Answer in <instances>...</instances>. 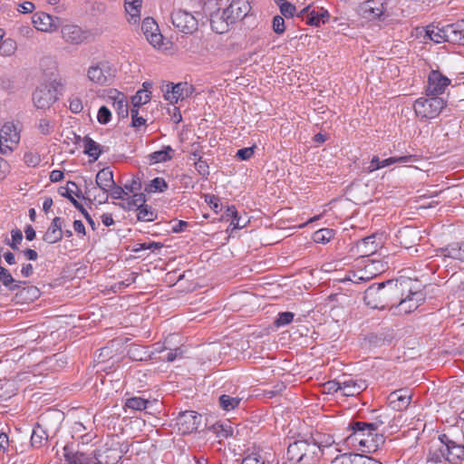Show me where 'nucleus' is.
Listing matches in <instances>:
<instances>
[{
  "mask_svg": "<svg viewBox=\"0 0 464 464\" xmlns=\"http://www.w3.org/2000/svg\"><path fill=\"white\" fill-rule=\"evenodd\" d=\"M194 92V87L188 82H179L177 84L167 85L164 97L170 103H176L179 100H184L189 97Z\"/></svg>",
  "mask_w": 464,
  "mask_h": 464,
  "instance_id": "obj_15",
  "label": "nucleus"
},
{
  "mask_svg": "<svg viewBox=\"0 0 464 464\" xmlns=\"http://www.w3.org/2000/svg\"><path fill=\"white\" fill-rule=\"evenodd\" d=\"M111 119V112L106 106H102L97 114V121L101 124H107Z\"/></svg>",
  "mask_w": 464,
  "mask_h": 464,
  "instance_id": "obj_55",
  "label": "nucleus"
},
{
  "mask_svg": "<svg viewBox=\"0 0 464 464\" xmlns=\"http://www.w3.org/2000/svg\"><path fill=\"white\" fill-rule=\"evenodd\" d=\"M32 22L34 28L45 33H53L61 26V19L57 16H52L44 12H37L33 14Z\"/></svg>",
  "mask_w": 464,
  "mask_h": 464,
  "instance_id": "obj_14",
  "label": "nucleus"
},
{
  "mask_svg": "<svg viewBox=\"0 0 464 464\" xmlns=\"http://www.w3.org/2000/svg\"><path fill=\"white\" fill-rule=\"evenodd\" d=\"M83 145L84 153L92 158L94 160H97L102 155V150L101 145L94 141L92 138L85 136L83 138Z\"/></svg>",
  "mask_w": 464,
  "mask_h": 464,
  "instance_id": "obj_32",
  "label": "nucleus"
},
{
  "mask_svg": "<svg viewBox=\"0 0 464 464\" xmlns=\"http://www.w3.org/2000/svg\"><path fill=\"white\" fill-rule=\"evenodd\" d=\"M205 200L215 212H217V213L218 212L220 204H219V198L217 196L206 195Z\"/></svg>",
  "mask_w": 464,
  "mask_h": 464,
  "instance_id": "obj_63",
  "label": "nucleus"
},
{
  "mask_svg": "<svg viewBox=\"0 0 464 464\" xmlns=\"http://www.w3.org/2000/svg\"><path fill=\"white\" fill-rule=\"evenodd\" d=\"M1 154H11L20 141V130L13 122H5L0 130Z\"/></svg>",
  "mask_w": 464,
  "mask_h": 464,
  "instance_id": "obj_7",
  "label": "nucleus"
},
{
  "mask_svg": "<svg viewBox=\"0 0 464 464\" xmlns=\"http://www.w3.org/2000/svg\"><path fill=\"white\" fill-rule=\"evenodd\" d=\"M175 150L171 146H163L161 150L149 154L148 159L150 164L161 163L170 160L174 156Z\"/></svg>",
  "mask_w": 464,
  "mask_h": 464,
  "instance_id": "obj_26",
  "label": "nucleus"
},
{
  "mask_svg": "<svg viewBox=\"0 0 464 464\" xmlns=\"http://www.w3.org/2000/svg\"><path fill=\"white\" fill-rule=\"evenodd\" d=\"M457 33V23L447 24L442 27L430 24L425 29V37H428L430 41L436 44L449 42L456 44L460 41Z\"/></svg>",
  "mask_w": 464,
  "mask_h": 464,
  "instance_id": "obj_6",
  "label": "nucleus"
},
{
  "mask_svg": "<svg viewBox=\"0 0 464 464\" xmlns=\"http://www.w3.org/2000/svg\"><path fill=\"white\" fill-rule=\"evenodd\" d=\"M279 8L285 18L293 17L296 12L295 6L285 0H280Z\"/></svg>",
  "mask_w": 464,
  "mask_h": 464,
  "instance_id": "obj_49",
  "label": "nucleus"
},
{
  "mask_svg": "<svg viewBox=\"0 0 464 464\" xmlns=\"http://www.w3.org/2000/svg\"><path fill=\"white\" fill-rule=\"evenodd\" d=\"M37 128H38V130L40 131V133L43 134V135H48L53 130V128L51 125L50 121L48 120H46V119H41L39 121Z\"/></svg>",
  "mask_w": 464,
  "mask_h": 464,
  "instance_id": "obj_61",
  "label": "nucleus"
},
{
  "mask_svg": "<svg viewBox=\"0 0 464 464\" xmlns=\"http://www.w3.org/2000/svg\"><path fill=\"white\" fill-rule=\"evenodd\" d=\"M218 401L222 410L229 411L238 407L241 398L237 396L233 397L228 394H222L219 396Z\"/></svg>",
  "mask_w": 464,
  "mask_h": 464,
  "instance_id": "obj_38",
  "label": "nucleus"
},
{
  "mask_svg": "<svg viewBox=\"0 0 464 464\" xmlns=\"http://www.w3.org/2000/svg\"><path fill=\"white\" fill-rule=\"evenodd\" d=\"M302 464H315L323 454L320 445L314 440H303Z\"/></svg>",
  "mask_w": 464,
  "mask_h": 464,
  "instance_id": "obj_18",
  "label": "nucleus"
},
{
  "mask_svg": "<svg viewBox=\"0 0 464 464\" xmlns=\"http://www.w3.org/2000/svg\"><path fill=\"white\" fill-rule=\"evenodd\" d=\"M390 406L398 411H403L408 408L411 400V392L408 389L396 390L390 393L389 397Z\"/></svg>",
  "mask_w": 464,
  "mask_h": 464,
  "instance_id": "obj_19",
  "label": "nucleus"
},
{
  "mask_svg": "<svg viewBox=\"0 0 464 464\" xmlns=\"http://www.w3.org/2000/svg\"><path fill=\"white\" fill-rule=\"evenodd\" d=\"M201 420V414L194 411H186L179 414L177 426L182 434H190L198 429Z\"/></svg>",
  "mask_w": 464,
  "mask_h": 464,
  "instance_id": "obj_12",
  "label": "nucleus"
},
{
  "mask_svg": "<svg viewBox=\"0 0 464 464\" xmlns=\"http://www.w3.org/2000/svg\"><path fill=\"white\" fill-rule=\"evenodd\" d=\"M125 191L129 193H138L141 188V182L139 178L132 177L130 181L124 184Z\"/></svg>",
  "mask_w": 464,
  "mask_h": 464,
  "instance_id": "obj_53",
  "label": "nucleus"
},
{
  "mask_svg": "<svg viewBox=\"0 0 464 464\" xmlns=\"http://www.w3.org/2000/svg\"><path fill=\"white\" fill-rule=\"evenodd\" d=\"M450 83V79L443 75L439 70H431L428 75L426 95L439 97V95L444 93Z\"/></svg>",
  "mask_w": 464,
  "mask_h": 464,
  "instance_id": "obj_11",
  "label": "nucleus"
},
{
  "mask_svg": "<svg viewBox=\"0 0 464 464\" xmlns=\"http://www.w3.org/2000/svg\"><path fill=\"white\" fill-rule=\"evenodd\" d=\"M195 168L197 171L203 177L209 175V167L206 160H203L201 157H198V161L195 162Z\"/></svg>",
  "mask_w": 464,
  "mask_h": 464,
  "instance_id": "obj_60",
  "label": "nucleus"
},
{
  "mask_svg": "<svg viewBox=\"0 0 464 464\" xmlns=\"http://www.w3.org/2000/svg\"><path fill=\"white\" fill-rule=\"evenodd\" d=\"M358 14L367 21H384L388 16L383 5L374 1H366L361 4Z\"/></svg>",
  "mask_w": 464,
  "mask_h": 464,
  "instance_id": "obj_13",
  "label": "nucleus"
},
{
  "mask_svg": "<svg viewBox=\"0 0 464 464\" xmlns=\"http://www.w3.org/2000/svg\"><path fill=\"white\" fill-rule=\"evenodd\" d=\"M375 238V236L372 235L356 243L357 250L362 256H369L377 250L378 244H376Z\"/></svg>",
  "mask_w": 464,
  "mask_h": 464,
  "instance_id": "obj_27",
  "label": "nucleus"
},
{
  "mask_svg": "<svg viewBox=\"0 0 464 464\" xmlns=\"http://www.w3.org/2000/svg\"><path fill=\"white\" fill-rule=\"evenodd\" d=\"M130 358L134 361H143L149 357L148 352L144 347L134 345L129 350Z\"/></svg>",
  "mask_w": 464,
  "mask_h": 464,
  "instance_id": "obj_46",
  "label": "nucleus"
},
{
  "mask_svg": "<svg viewBox=\"0 0 464 464\" xmlns=\"http://www.w3.org/2000/svg\"><path fill=\"white\" fill-rule=\"evenodd\" d=\"M254 155V147H246L237 150V157L241 160H247Z\"/></svg>",
  "mask_w": 464,
  "mask_h": 464,
  "instance_id": "obj_62",
  "label": "nucleus"
},
{
  "mask_svg": "<svg viewBox=\"0 0 464 464\" xmlns=\"http://www.w3.org/2000/svg\"><path fill=\"white\" fill-rule=\"evenodd\" d=\"M210 430L219 439H227L233 434V428L231 422L228 420L216 422L210 427Z\"/></svg>",
  "mask_w": 464,
  "mask_h": 464,
  "instance_id": "obj_33",
  "label": "nucleus"
},
{
  "mask_svg": "<svg viewBox=\"0 0 464 464\" xmlns=\"http://www.w3.org/2000/svg\"><path fill=\"white\" fill-rule=\"evenodd\" d=\"M332 464H382L379 460L358 453H345L337 456Z\"/></svg>",
  "mask_w": 464,
  "mask_h": 464,
  "instance_id": "obj_20",
  "label": "nucleus"
},
{
  "mask_svg": "<svg viewBox=\"0 0 464 464\" xmlns=\"http://www.w3.org/2000/svg\"><path fill=\"white\" fill-rule=\"evenodd\" d=\"M443 253L447 257L464 262V241L448 246Z\"/></svg>",
  "mask_w": 464,
  "mask_h": 464,
  "instance_id": "obj_34",
  "label": "nucleus"
},
{
  "mask_svg": "<svg viewBox=\"0 0 464 464\" xmlns=\"http://www.w3.org/2000/svg\"><path fill=\"white\" fill-rule=\"evenodd\" d=\"M147 198L144 193H135L131 197L127 196L121 207L128 211H138L146 204Z\"/></svg>",
  "mask_w": 464,
  "mask_h": 464,
  "instance_id": "obj_28",
  "label": "nucleus"
},
{
  "mask_svg": "<svg viewBox=\"0 0 464 464\" xmlns=\"http://www.w3.org/2000/svg\"><path fill=\"white\" fill-rule=\"evenodd\" d=\"M294 317L295 314L292 312H282L278 314L274 324L276 327L285 326L294 320Z\"/></svg>",
  "mask_w": 464,
  "mask_h": 464,
  "instance_id": "obj_47",
  "label": "nucleus"
},
{
  "mask_svg": "<svg viewBox=\"0 0 464 464\" xmlns=\"http://www.w3.org/2000/svg\"><path fill=\"white\" fill-rule=\"evenodd\" d=\"M417 160V156L415 155H405L401 157H391L385 160H381V169L391 166L394 163H410Z\"/></svg>",
  "mask_w": 464,
  "mask_h": 464,
  "instance_id": "obj_41",
  "label": "nucleus"
},
{
  "mask_svg": "<svg viewBox=\"0 0 464 464\" xmlns=\"http://www.w3.org/2000/svg\"><path fill=\"white\" fill-rule=\"evenodd\" d=\"M463 459L464 446L455 441L446 433L440 434L438 440L431 443L427 455V461L432 463L448 461L451 464H457Z\"/></svg>",
  "mask_w": 464,
  "mask_h": 464,
  "instance_id": "obj_3",
  "label": "nucleus"
},
{
  "mask_svg": "<svg viewBox=\"0 0 464 464\" xmlns=\"http://www.w3.org/2000/svg\"><path fill=\"white\" fill-rule=\"evenodd\" d=\"M136 278H137V274L132 272L130 273L127 278H125L124 280L121 281V282H118L116 283L113 286H112V290L114 292L118 291V290H121L123 287H127L129 285H130L131 284L135 283L136 281Z\"/></svg>",
  "mask_w": 464,
  "mask_h": 464,
  "instance_id": "obj_54",
  "label": "nucleus"
},
{
  "mask_svg": "<svg viewBox=\"0 0 464 464\" xmlns=\"http://www.w3.org/2000/svg\"><path fill=\"white\" fill-rule=\"evenodd\" d=\"M97 187H99L104 194L109 192L110 188L114 186L113 172L110 168L101 169L95 179Z\"/></svg>",
  "mask_w": 464,
  "mask_h": 464,
  "instance_id": "obj_22",
  "label": "nucleus"
},
{
  "mask_svg": "<svg viewBox=\"0 0 464 464\" xmlns=\"http://www.w3.org/2000/svg\"><path fill=\"white\" fill-rule=\"evenodd\" d=\"M375 276V273H371V276H364L362 275H359L358 272L349 271L345 276L343 281H351L354 284H360L361 282H364Z\"/></svg>",
  "mask_w": 464,
  "mask_h": 464,
  "instance_id": "obj_51",
  "label": "nucleus"
},
{
  "mask_svg": "<svg viewBox=\"0 0 464 464\" xmlns=\"http://www.w3.org/2000/svg\"><path fill=\"white\" fill-rule=\"evenodd\" d=\"M158 218V212L150 205H143L137 211V219L141 222H152Z\"/></svg>",
  "mask_w": 464,
  "mask_h": 464,
  "instance_id": "obj_36",
  "label": "nucleus"
},
{
  "mask_svg": "<svg viewBox=\"0 0 464 464\" xmlns=\"http://www.w3.org/2000/svg\"><path fill=\"white\" fill-rule=\"evenodd\" d=\"M446 102L436 96L420 97L413 104L416 116L421 121L431 120L440 115Z\"/></svg>",
  "mask_w": 464,
  "mask_h": 464,
  "instance_id": "obj_5",
  "label": "nucleus"
},
{
  "mask_svg": "<svg viewBox=\"0 0 464 464\" xmlns=\"http://www.w3.org/2000/svg\"><path fill=\"white\" fill-rule=\"evenodd\" d=\"M333 235H334V232L332 229L323 228V229H319V230L315 231L314 233L313 238L315 243L325 244L330 241Z\"/></svg>",
  "mask_w": 464,
  "mask_h": 464,
  "instance_id": "obj_45",
  "label": "nucleus"
},
{
  "mask_svg": "<svg viewBox=\"0 0 464 464\" xmlns=\"http://www.w3.org/2000/svg\"><path fill=\"white\" fill-rule=\"evenodd\" d=\"M303 440H295L287 447L286 458L293 464H302Z\"/></svg>",
  "mask_w": 464,
  "mask_h": 464,
  "instance_id": "obj_30",
  "label": "nucleus"
},
{
  "mask_svg": "<svg viewBox=\"0 0 464 464\" xmlns=\"http://www.w3.org/2000/svg\"><path fill=\"white\" fill-rule=\"evenodd\" d=\"M0 281L9 291L17 290L25 284V282L15 280L13 275L3 266L0 267Z\"/></svg>",
  "mask_w": 464,
  "mask_h": 464,
  "instance_id": "obj_29",
  "label": "nucleus"
},
{
  "mask_svg": "<svg viewBox=\"0 0 464 464\" xmlns=\"http://www.w3.org/2000/svg\"><path fill=\"white\" fill-rule=\"evenodd\" d=\"M63 231L58 229H53L48 227L47 231L44 233L43 237V240L48 244H54L63 239Z\"/></svg>",
  "mask_w": 464,
  "mask_h": 464,
  "instance_id": "obj_44",
  "label": "nucleus"
},
{
  "mask_svg": "<svg viewBox=\"0 0 464 464\" xmlns=\"http://www.w3.org/2000/svg\"><path fill=\"white\" fill-rule=\"evenodd\" d=\"M131 114V125L135 128H139L146 123V120L143 117L139 116V108H133L130 110Z\"/></svg>",
  "mask_w": 464,
  "mask_h": 464,
  "instance_id": "obj_58",
  "label": "nucleus"
},
{
  "mask_svg": "<svg viewBox=\"0 0 464 464\" xmlns=\"http://www.w3.org/2000/svg\"><path fill=\"white\" fill-rule=\"evenodd\" d=\"M87 76L99 85H110L114 78V71L108 62H100L90 66Z\"/></svg>",
  "mask_w": 464,
  "mask_h": 464,
  "instance_id": "obj_9",
  "label": "nucleus"
},
{
  "mask_svg": "<svg viewBox=\"0 0 464 464\" xmlns=\"http://www.w3.org/2000/svg\"><path fill=\"white\" fill-rule=\"evenodd\" d=\"M109 99L112 101V107L119 118L127 119L129 116V106L125 94L114 90L111 92Z\"/></svg>",
  "mask_w": 464,
  "mask_h": 464,
  "instance_id": "obj_21",
  "label": "nucleus"
},
{
  "mask_svg": "<svg viewBox=\"0 0 464 464\" xmlns=\"http://www.w3.org/2000/svg\"><path fill=\"white\" fill-rule=\"evenodd\" d=\"M411 284V280H388L372 284L364 291V302L372 309L396 305L401 311L411 313L424 301L423 293L412 291Z\"/></svg>",
  "mask_w": 464,
  "mask_h": 464,
  "instance_id": "obj_1",
  "label": "nucleus"
},
{
  "mask_svg": "<svg viewBox=\"0 0 464 464\" xmlns=\"http://www.w3.org/2000/svg\"><path fill=\"white\" fill-rule=\"evenodd\" d=\"M142 0H124L126 13L130 15V22L137 23L140 15Z\"/></svg>",
  "mask_w": 464,
  "mask_h": 464,
  "instance_id": "obj_31",
  "label": "nucleus"
},
{
  "mask_svg": "<svg viewBox=\"0 0 464 464\" xmlns=\"http://www.w3.org/2000/svg\"><path fill=\"white\" fill-rule=\"evenodd\" d=\"M48 435L46 431L36 423L33 429V432L31 435V444L34 448H40L44 441H46Z\"/></svg>",
  "mask_w": 464,
  "mask_h": 464,
  "instance_id": "obj_37",
  "label": "nucleus"
},
{
  "mask_svg": "<svg viewBox=\"0 0 464 464\" xmlns=\"http://www.w3.org/2000/svg\"><path fill=\"white\" fill-rule=\"evenodd\" d=\"M151 92L148 90H139L131 98L133 108H140L141 105L148 103L151 99Z\"/></svg>",
  "mask_w": 464,
  "mask_h": 464,
  "instance_id": "obj_40",
  "label": "nucleus"
},
{
  "mask_svg": "<svg viewBox=\"0 0 464 464\" xmlns=\"http://www.w3.org/2000/svg\"><path fill=\"white\" fill-rule=\"evenodd\" d=\"M273 30L277 34H282L285 31V20L280 15H276L273 18Z\"/></svg>",
  "mask_w": 464,
  "mask_h": 464,
  "instance_id": "obj_57",
  "label": "nucleus"
},
{
  "mask_svg": "<svg viewBox=\"0 0 464 464\" xmlns=\"http://www.w3.org/2000/svg\"><path fill=\"white\" fill-rule=\"evenodd\" d=\"M148 403V400L140 397H131L126 400L125 407L134 411H143L147 408Z\"/></svg>",
  "mask_w": 464,
  "mask_h": 464,
  "instance_id": "obj_42",
  "label": "nucleus"
},
{
  "mask_svg": "<svg viewBox=\"0 0 464 464\" xmlns=\"http://www.w3.org/2000/svg\"><path fill=\"white\" fill-rule=\"evenodd\" d=\"M63 39L71 44H81L90 36V32L76 24H66L61 29Z\"/></svg>",
  "mask_w": 464,
  "mask_h": 464,
  "instance_id": "obj_16",
  "label": "nucleus"
},
{
  "mask_svg": "<svg viewBox=\"0 0 464 464\" xmlns=\"http://www.w3.org/2000/svg\"><path fill=\"white\" fill-rule=\"evenodd\" d=\"M11 240L7 239L6 244L14 250H19L18 245L23 240V234L19 229H13L11 231Z\"/></svg>",
  "mask_w": 464,
  "mask_h": 464,
  "instance_id": "obj_50",
  "label": "nucleus"
},
{
  "mask_svg": "<svg viewBox=\"0 0 464 464\" xmlns=\"http://www.w3.org/2000/svg\"><path fill=\"white\" fill-rule=\"evenodd\" d=\"M64 458L67 464H95L92 457L82 452H65Z\"/></svg>",
  "mask_w": 464,
  "mask_h": 464,
  "instance_id": "obj_35",
  "label": "nucleus"
},
{
  "mask_svg": "<svg viewBox=\"0 0 464 464\" xmlns=\"http://www.w3.org/2000/svg\"><path fill=\"white\" fill-rule=\"evenodd\" d=\"M56 100V89L52 84H41L33 93V102L40 110L50 108Z\"/></svg>",
  "mask_w": 464,
  "mask_h": 464,
  "instance_id": "obj_10",
  "label": "nucleus"
},
{
  "mask_svg": "<svg viewBox=\"0 0 464 464\" xmlns=\"http://www.w3.org/2000/svg\"><path fill=\"white\" fill-rule=\"evenodd\" d=\"M341 394L343 396H356L363 392L368 386L365 380L351 376L341 379Z\"/></svg>",
  "mask_w": 464,
  "mask_h": 464,
  "instance_id": "obj_17",
  "label": "nucleus"
},
{
  "mask_svg": "<svg viewBox=\"0 0 464 464\" xmlns=\"http://www.w3.org/2000/svg\"><path fill=\"white\" fill-rule=\"evenodd\" d=\"M224 218L227 219V220H230V226L233 227V229H240V228H243L246 226L247 222H248V219L246 218H244L243 217H241L236 207L231 205V206H227V209L224 213Z\"/></svg>",
  "mask_w": 464,
  "mask_h": 464,
  "instance_id": "obj_23",
  "label": "nucleus"
},
{
  "mask_svg": "<svg viewBox=\"0 0 464 464\" xmlns=\"http://www.w3.org/2000/svg\"><path fill=\"white\" fill-rule=\"evenodd\" d=\"M141 30L146 37L148 34H153L156 31H158L159 26L153 18L147 17L142 21Z\"/></svg>",
  "mask_w": 464,
  "mask_h": 464,
  "instance_id": "obj_48",
  "label": "nucleus"
},
{
  "mask_svg": "<svg viewBox=\"0 0 464 464\" xmlns=\"http://www.w3.org/2000/svg\"><path fill=\"white\" fill-rule=\"evenodd\" d=\"M148 42L155 48H160L163 44V35L160 30L146 36Z\"/></svg>",
  "mask_w": 464,
  "mask_h": 464,
  "instance_id": "obj_56",
  "label": "nucleus"
},
{
  "mask_svg": "<svg viewBox=\"0 0 464 464\" xmlns=\"http://www.w3.org/2000/svg\"><path fill=\"white\" fill-rule=\"evenodd\" d=\"M168 188V183L163 178H155L145 187L148 193L164 192Z\"/></svg>",
  "mask_w": 464,
  "mask_h": 464,
  "instance_id": "obj_39",
  "label": "nucleus"
},
{
  "mask_svg": "<svg viewBox=\"0 0 464 464\" xmlns=\"http://www.w3.org/2000/svg\"><path fill=\"white\" fill-rule=\"evenodd\" d=\"M171 22L174 27L183 34H192L198 30V19L185 9L174 10L171 13Z\"/></svg>",
  "mask_w": 464,
  "mask_h": 464,
  "instance_id": "obj_8",
  "label": "nucleus"
},
{
  "mask_svg": "<svg viewBox=\"0 0 464 464\" xmlns=\"http://www.w3.org/2000/svg\"><path fill=\"white\" fill-rule=\"evenodd\" d=\"M218 5L210 16L211 28L217 34L227 32L230 24L242 20L250 11L247 0H219Z\"/></svg>",
  "mask_w": 464,
  "mask_h": 464,
  "instance_id": "obj_2",
  "label": "nucleus"
},
{
  "mask_svg": "<svg viewBox=\"0 0 464 464\" xmlns=\"http://www.w3.org/2000/svg\"><path fill=\"white\" fill-rule=\"evenodd\" d=\"M110 196L114 199H123L125 201L126 197L128 196V192L125 191L124 187H121L114 183V186L110 188L109 192Z\"/></svg>",
  "mask_w": 464,
  "mask_h": 464,
  "instance_id": "obj_52",
  "label": "nucleus"
},
{
  "mask_svg": "<svg viewBox=\"0 0 464 464\" xmlns=\"http://www.w3.org/2000/svg\"><path fill=\"white\" fill-rule=\"evenodd\" d=\"M241 464H265V461L259 453L254 452L246 456Z\"/></svg>",
  "mask_w": 464,
  "mask_h": 464,
  "instance_id": "obj_59",
  "label": "nucleus"
},
{
  "mask_svg": "<svg viewBox=\"0 0 464 464\" xmlns=\"http://www.w3.org/2000/svg\"><path fill=\"white\" fill-rule=\"evenodd\" d=\"M330 14L324 8H318L317 10L312 9L308 13L306 24L313 26H320L328 22Z\"/></svg>",
  "mask_w": 464,
  "mask_h": 464,
  "instance_id": "obj_24",
  "label": "nucleus"
},
{
  "mask_svg": "<svg viewBox=\"0 0 464 464\" xmlns=\"http://www.w3.org/2000/svg\"><path fill=\"white\" fill-rule=\"evenodd\" d=\"M362 421H353L349 424L352 433L346 438V441L362 452H375L385 442L382 432H375L370 427L362 426Z\"/></svg>",
  "mask_w": 464,
  "mask_h": 464,
  "instance_id": "obj_4",
  "label": "nucleus"
},
{
  "mask_svg": "<svg viewBox=\"0 0 464 464\" xmlns=\"http://www.w3.org/2000/svg\"><path fill=\"white\" fill-rule=\"evenodd\" d=\"M17 49L16 42L12 38L4 39L0 45V53L3 56L13 55Z\"/></svg>",
  "mask_w": 464,
  "mask_h": 464,
  "instance_id": "obj_43",
  "label": "nucleus"
},
{
  "mask_svg": "<svg viewBox=\"0 0 464 464\" xmlns=\"http://www.w3.org/2000/svg\"><path fill=\"white\" fill-rule=\"evenodd\" d=\"M19 291L15 295V299L18 302L31 303L36 300L40 296V291L36 286L28 285L20 287Z\"/></svg>",
  "mask_w": 464,
  "mask_h": 464,
  "instance_id": "obj_25",
  "label": "nucleus"
},
{
  "mask_svg": "<svg viewBox=\"0 0 464 464\" xmlns=\"http://www.w3.org/2000/svg\"><path fill=\"white\" fill-rule=\"evenodd\" d=\"M69 108L72 112L79 113L82 111L83 106L82 101L79 98H73L70 101Z\"/></svg>",
  "mask_w": 464,
  "mask_h": 464,
  "instance_id": "obj_64",
  "label": "nucleus"
}]
</instances>
